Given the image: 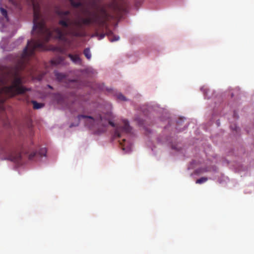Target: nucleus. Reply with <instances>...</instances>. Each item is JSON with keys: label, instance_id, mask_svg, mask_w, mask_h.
I'll return each mask as SVG.
<instances>
[{"label": "nucleus", "instance_id": "obj_1", "mask_svg": "<svg viewBox=\"0 0 254 254\" xmlns=\"http://www.w3.org/2000/svg\"><path fill=\"white\" fill-rule=\"evenodd\" d=\"M33 8V27L32 31L35 39L28 41L27 46L17 60L15 67L6 73H0V111L4 110V103L7 97H13L25 93L30 90L22 85L23 78L21 71L29 65V60L36 50H46L45 44L52 36L50 29L46 25L45 18L41 15L40 6L32 0Z\"/></svg>", "mask_w": 254, "mask_h": 254}, {"label": "nucleus", "instance_id": "obj_2", "mask_svg": "<svg viewBox=\"0 0 254 254\" xmlns=\"http://www.w3.org/2000/svg\"><path fill=\"white\" fill-rule=\"evenodd\" d=\"M56 13L61 18L59 21V24L63 27V29L57 27L54 29V32L56 34L57 39L62 41H66L67 36L73 37L81 36L79 32L68 28L70 25V19L66 16L70 14L69 10L62 11L57 9L56 10Z\"/></svg>", "mask_w": 254, "mask_h": 254}, {"label": "nucleus", "instance_id": "obj_3", "mask_svg": "<svg viewBox=\"0 0 254 254\" xmlns=\"http://www.w3.org/2000/svg\"><path fill=\"white\" fill-rule=\"evenodd\" d=\"M21 145L10 138L0 142V154L2 155L4 159L17 161L21 158Z\"/></svg>", "mask_w": 254, "mask_h": 254}, {"label": "nucleus", "instance_id": "obj_4", "mask_svg": "<svg viewBox=\"0 0 254 254\" xmlns=\"http://www.w3.org/2000/svg\"><path fill=\"white\" fill-rule=\"evenodd\" d=\"M100 14L88 11L90 16L82 18L80 21H76L75 24L79 27H81L82 24L88 25L91 24H95L99 27H106L107 22L109 19L110 15L103 7L100 9Z\"/></svg>", "mask_w": 254, "mask_h": 254}, {"label": "nucleus", "instance_id": "obj_5", "mask_svg": "<svg viewBox=\"0 0 254 254\" xmlns=\"http://www.w3.org/2000/svg\"><path fill=\"white\" fill-rule=\"evenodd\" d=\"M110 113H108L104 116H102L101 115L99 114L96 116L95 117L90 116L79 115L77 116L78 123L77 124L74 125L73 124H72L70 125V127L78 126L79 121L82 118L90 120V124L92 126L95 124H97L103 127H106L107 125H110L112 127H115V124L110 120Z\"/></svg>", "mask_w": 254, "mask_h": 254}, {"label": "nucleus", "instance_id": "obj_6", "mask_svg": "<svg viewBox=\"0 0 254 254\" xmlns=\"http://www.w3.org/2000/svg\"><path fill=\"white\" fill-rule=\"evenodd\" d=\"M131 128L129 126L128 122L126 120L123 121V126L118 127L115 131V136L117 137H121L123 133H129L131 132Z\"/></svg>", "mask_w": 254, "mask_h": 254}, {"label": "nucleus", "instance_id": "obj_7", "mask_svg": "<svg viewBox=\"0 0 254 254\" xmlns=\"http://www.w3.org/2000/svg\"><path fill=\"white\" fill-rule=\"evenodd\" d=\"M127 5V0H113L110 6L116 11H126Z\"/></svg>", "mask_w": 254, "mask_h": 254}, {"label": "nucleus", "instance_id": "obj_8", "mask_svg": "<svg viewBox=\"0 0 254 254\" xmlns=\"http://www.w3.org/2000/svg\"><path fill=\"white\" fill-rule=\"evenodd\" d=\"M46 153L47 150L45 148H41L38 153L33 152L29 154V159L30 160H33L34 159L35 157H36L38 156H40V157L46 156Z\"/></svg>", "mask_w": 254, "mask_h": 254}, {"label": "nucleus", "instance_id": "obj_9", "mask_svg": "<svg viewBox=\"0 0 254 254\" xmlns=\"http://www.w3.org/2000/svg\"><path fill=\"white\" fill-rule=\"evenodd\" d=\"M67 56L74 64H78L79 65L81 64L82 60L78 55H72L71 54H68L67 55Z\"/></svg>", "mask_w": 254, "mask_h": 254}, {"label": "nucleus", "instance_id": "obj_10", "mask_svg": "<svg viewBox=\"0 0 254 254\" xmlns=\"http://www.w3.org/2000/svg\"><path fill=\"white\" fill-rule=\"evenodd\" d=\"M64 60V57L63 56H58L51 60V64L52 65H54L63 64Z\"/></svg>", "mask_w": 254, "mask_h": 254}, {"label": "nucleus", "instance_id": "obj_11", "mask_svg": "<svg viewBox=\"0 0 254 254\" xmlns=\"http://www.w3.org/2000/svg\"><path fill=\"white\" fill-rule=\"evenodd\" d=\"M106 34L110 37L109 39L111 42L117 41L120 39L119 36L114 35L113 32L109 29H107Z\"/></svg>", "mask_w": 254, "mask_h": 254}, {"label": "nucleus", "instance_id": "obj_12", "mask_svg": "<svg viewBox=\"0 0 254 254\" xmlns=\"http://www.w3.org/2000/svg\"><path fill=\"white\" fill-rule=\"evenodd\" d=\"M83 54L88 60H90L91 59V54L90 51V49L89 48H86L84 50Z\"/></svg>", "mask_w": 254, "mask_h": 254}, {"label": "nucleus", "instance_id": "obj_13", "mask_svg": "<svg viewBox=\"0 0 254 254\" xmlns=\"http://www.w3.org/2000/svg\"><path fill=\"white\" fill-rule=\"evenodd\" d=\"M55 75L56 78L59 81L63 80L65 77V74L58 71H55Z\"/></svg>", "mask_w": 254, "mask_h": 254}, {"label": "nucleus", "instance_id": "obj_14", "mask_svg": "<svg viewBox=\"0 0 254 254\" xmlns=\"http://www.w3.org/2000/svg\"><path fill=\"white\" fill-rule=\"evenodd\" d=\"M71 5L74 7H79L82 5L81 2L80 1H75L74 0H69Z\"/></svg>", "mask_w": 254, "mask_h": 254}, {"label": "nucleus", "instance_id": "obj_15", "mask_svg": "<svg viewBox=\"0 0 254 254\" xmlns=\"http://www.w3.org/2000/svg\"><path fill=\"white\" fill-rule=\"evenodd\" d=\"M32 103L33 105V108L34 109H39L44 107V104L42 103H39L35 101H32Z\"/></svg>", "mask_w": 254, "mask_h": 254}, {"label": "nucleus", "instance_id": "obj_16", "mask_svg": "<svg viewBox=\"0 0 254 254\" xmlns=\"http://www.w3.org/2000/svg\"><path fill=\"white\" fill-rule=\"evenodd\" d=\"M207 170L206 168H200L195 170L194 173L195 174H199L207 172Z\"/></svg>", "mask_w": 254, "mask_h": 254}, {"label": "nucleus", "instance_id": "obj_17", "mask_svg": "<svg viewBox=\"0 0 254 254\" xmlns=\"http://www.w3.org/2000/svg\"><path fill=\"white\" fill-rule=\"evenodd\" d=\"M207 180H208L207 178L201 177V178L197 179L196 181V183L200 184H202V183H203L206 182Z\"/></svg>", "mask_w": 254, "mask_h": 254}, {"label": "nucleus", "instance_id": "obj_18", "mask_svg": "<svg viewBox=\"0 0 254 254\" xmlns=\"http://www.w3.org/2000/svg\"><path fill=\"white\" fill-rule=\"evenodd\" d=\"M70 86H74L76 88H79V82L76 80H72L70 83Z\"/></svg>", "mask_w": 254, "mask_h": 254}, {"label": "nucleus", "instance_id": "obj_19", "mask_svg": "<svg viewBox=\"0 0 254 254\" xmlns=\"http://www.w3.org/2000/svg\"><path fill=\"white\" fill-rule=\"evenodd\" d=\"M0 11L1 14L5 17V18L7 19V13L6 9L3 8V7H0Z\"/></svg>", "mask_w": 254, "mask_h": 254}, {"label": "nucleus", "instance_id": "obj_20", "mask_svg": "<svg viewBox=\"0 0 254 254\" xmlns=\"http://www.w3.org/2000/svg\"><path fill=\"white\" fill-rule=\"evenodd\" d=\"M117 98L118 99H119L121 101H127V100L126 97L121 93H120L117 95Z\"/></svg>", "mask_w": 254, "mask_h": 254}, {"label": "nucleus", "instance_id": "obj_21", "mask_svg": "<svg viewBox=\"0 0 254 254\" xmlns=\"http://www.w3.org/2000/svg\"><path fill=\"white\" fill-rule=\"evenodd\" d=\"M29 73L31 75H32V76H35V73H34V67H30V71H29Z\"/></svg>", "mask_w": 254, "mask_h": 254}, {"label": "nucleus", "instance_id": "obj_22", "mask_svg": "<svg viewBox=\"0 0 254 254\" xmlns=\"http://www.w3.org/2000/svg\"><path fill=\"white\" fill-rule=\"evenodd\" d=\"M126 140L125 139H122V141H120V144L121 145V146H122V149L124 150H125L126 149H125V148L124 147V145L123 144H124V143H125L126 142Z\"/></svg>", "mask_w": 254, "mask_h": 254}, {"label": "nucleus", "instance_id": "obj_23", "mask_svg": "<svg viewBox=\"0 0 254 254\" xmlns=\"http://www.w3.org/2000/svg\"><path fill=\"white\" fill-rule=\"evenodd\" d=\"M231 128L233 129V130H236V131H238V127H237L236 126V125H234V126H232L231 125Z\"/></svg>", "mask_w": 254, "mask_h": 254}, {"label": "nucleus", "instance_id": "obj_24", "mask_svg": "<svg viewBox=\"0 0 254 254\" xmlns=\"http://www.w3.org/2000/svg\"><path fill=\"white\" fill-rule=\"evenodd\" d=\"M234 117L236 119L238 118V115H237V113L235 111L234 112Z\"/></svg>", "mask_w": 254, "mask_h": 254}, {"label": "nucleus", "instance_id": "obj_25", "mask_svg": "<svg viewBox=\"0 0 254 254\" xmlns=\"http://www.w3.org/2000/svg\"><path fill=\"white\" fill-rule=\"evenodd\" d=\"M11 2L14 4V5H17V3L16 2H15V1L13 0H11Z\"/></svg>", "mask_w": 254, "mask_h": 254}, {"label": "nucleus", "instance_id": "obj_26", "mask_svg": "<svg viewBox=\"0 0 254 254\" xmlns=\"http://www.w3.org/2000/svg\"><path fill=\"white\" fill-rule=\"evenodd\" d=\"M43 75H44V74H42V75H40L38 77V79L39 80H41V79L42 78V77H43Z\"/></svg>", "mask_w": 254, "mask_h": 254}, {"label": "nucleus", "instance_id": "obj_27", "mask_svg": "<svg viewBox=\"0 0 254 254\" xmlns=\"http://www.w3.org/2000/svg\"><path fill=\"white\" fill-rule=\"evenodd\" d=\"M105 34H102L101 35V38H103L105 37Z\"/></svg>", "mask_w": 254, "mask_h": 254}, {"label": "nucleus", "instance_id": "obj_28", "mask_svg": "<svg viewBox=\"0 0 254 254\" xmlns=\"http://www.w3.org/2000/svg\"><path fill=\"white\" fill-rule=\"evenodd\" d=\"M48 86H49V87L50 88H51V89H52V86H51L50 85H48Z\"/></svg>", "mask_w": 254, "mask_h": 254}]
</instances>
